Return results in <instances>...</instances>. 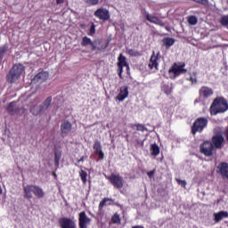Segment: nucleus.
Instances as JSON below:
<instances>
[{
    "label": "nucleus",
    "instance_id": "1",
    "mask_svg": "<svg viewBox=\"0 0 228 228\" xmlns=\"http://www.w3.org/2000/svg\"><path fill=\"white\" fill-rule=\"evenodd\" d=\"M228 110L227 100L224 98H216L210 106V114L218 115V113H225Z\"/></svg>",
    "mask_w": 228,
    "mask_h": 228
},
{
    "label": "nucleus",
    "instance_id": "2",
    "mask_svg": "<svg viewBox=\"0 0 228 228\" xmlns=\"http://www.w3.org/2000/svg\"><path fill=\"white\" fill-rule=\"evenodd\" d=\"M22 72H24V65L22 64H14L12 69L10 70L7 75V79L9 83H17V80L20 76H22Z\"/></svg>",
    "mask_w": 228,
    "mask_h": 228
},
{
    "label": "nucleus",
    "instance_id": "3",
    "mask_svg": "<svg viewBox=\"0 0 228 228\" xmlns=\"http://www.w3.org/2000/svg\"><path fill=\"white\" fill-rule=\"evenodd\" d=\"M81 45L82 47H86L88 45H91L92 51H102L108 47V44L103 42H100L99 46H97V45L94 43L92 39L88 37H84L82 38Z\"/></svg>",
    "mask_w": 228,
    "mask_h": 228
},
{
    "label": "nucleus",
    "instance_id": "4",
    "mask_svg": "<svg viewBox=\"0 0 228 228\" xmlns=\"http://www.w3.org/2000/svg\"><path fill=\"white\" fill-rule=\"evenodd\" d=\"M184 67H186L185 63H175L168 70L169 77L175 79V77L181 76V74H186L187 69H184Z\"/></svg>",
    "mask_w": 228,
    "mask_h": 228
},
{
    "label": "nucleus",
    "instance_id": "5",
    "mask_svg": "<svg viewBox=\"0 0 228 228\" xmlns=\"http://www.w3.org/2000/svg\"><path fill=\"white\" fill-rule=\"evenodd\" d=\"M159 60H161V53L158 52L155 53L153 52L148 63L150 70H152V72L158 70V68L159 67Z\"/></svg>",
    "mask_w": 228,
    "mask_h": 228
},
{
    "label": "nucleus",
    "instance_id": "6",
    "mask_svg": "<svg viewBox=\"0 0 228 228\" xmlns=\"http://www.w3.org/2000/svg\"><path fill=\"white\" fill-rule=\"evenodd\" d=\"M208 126V118H199L192 126L191 131L192 134L202 133L204 131V127Z\"/></svg>",
    "mask_w": 228,
    "mask_h": 228
},
{
    "label": "nucleus",
    "instance_id": "7",
    "mask_svg": "<svg viewBox=\"0 0 228 228\" xmlns=\"http://www.w3.org/2000/svg\"><path fill=\"white\" fill-rule=\"evenodd\" d=\"M124 67L126 69V72H129V64H127V61L126 59V56H124L122 53L118 58V76L120 79H124L122 77V72H124Z\"/></svg>",
    "mask_w": 228,
    "mask_h": 228
},
{
    "label": "nucleus",
    "instance_id": "8",
    "mask_svg": "<svg viewBox=\"0 0 228 228\" xmlns=\"http://www.w3.org/2000/svg\"><path fill=\"white\" fill-rule=\"evenodd\" d=\"M106 178L114 185V188H120L124 187V178L120 176V175L112 174L110 176H106Z\"/></svg>",
    "mask_w": 228,
    "mask_h": 228
},
{
    "label": "nucleus",
    "instance_id": "9",
    "mask_svg": "<svg viewBox=\"0 0 228 228\" xmlns=\"http://www.w3.org/2000/svg\"><path fill=\"white\" fill-rule=\"evenodd\" d=\"M6 110L9 115H22L25 111L24 108H19V103L16 102L9 103Z\"/></svg>",
    "mask_w": 228,
    "mask_h": 228
},
{
    "label": "nucleus",
    "instance_id": "10",
    "mask_svg": "<svg viewBox=\"0 0 228 228\" xmlns=\"http://www.w3.org/2000/svg\"><path fill=\"white\" fill-rule=\"evenodd\" d=\"M127 97H129V86H122L118 89V94L116 96V101H118L119 102H124V101H126Z\"/></svg>",
    "mask_w": 228,
    "mask_h": 228
},
{
    "label": "nucleus",
    "instance_id": "11",
    "mask_svg": "<svg viewBox=\"0 0 228 228\" xmlns=\"http://www.w3.org/2000/svg\"><path fill=\"white\" fill-rule=\"evenodd\" d=\"M47 79H49V72L43 71L34 77L32 83L33 85H41V83H45Z\"/></svg>",
    "mask_w": 228,
    "mask_h": 228
},
{
    "label": "nucleus",
    "instance_id": "12",
    "mask_svg": "<svg viewBox=\"0 0 228 228\" xmlns=\"http://www.w3.org/2000/svg\"><path fill=\"white\" fill-rule=\"evenodd\" d=\"M215 147L213 146V143L211 142H205L200 146V152L201 154H204L205 156H213V151Z\"/></svg>",
    "mask_w": 228,
    "mask_h": 228
},
{
    "label": "nucleus",
    "instance_id": "13",
    "mask_svg": "<svg viewBox=\"0 0 228 228\" xmlns=\"http://www.w3.org/2000/svg\"><path fill=\"white\" fill-rule=\"evenodd\" d=\"M94 16L100 20H110V11L106 8H99L94 12Z\"/></svg>",
    "mask_w": 228,
    "mask_h": 228
},
{
    "label": "nucleus",
    "instance_id": "14",
    "mask_svg": "<svg viewBox=\"0 0 228 228\" xmlns=\"http://www.w3.org/2000/svg\"><path fill=\"white\" fill-rule=\"evenodd\" d=\"M78 222L80 228H87L88 225H90V222H92V219H90V217L86 216V213L83 211L79 213Z\"/></svg>",
    "mask_w": 228,
    "mask_h": 228
},
{
    "label": "nucleus",
    "instance_id": "15",
    "mask_svg": "<svg viewBox=\"0 0 228 228\" xmlns=\"http://www.w3.org/2000/svg\"><path fill=\"white\" fill-rule=\"evenodd\" d=\"M59 224L61 228H76V223L69 217L61 218Z\"/></svg>",
    "mask_w": 228,
    "mask_h": 228
},
{
    "label": "nucleus",
    "instance_id": "16",
    "mask_svg": "<svg viewBox=\"0 0 228 228\" xmlns=\"http://www.w3.org/2000/svg\"><path fill=\"white\" fill-rule=\"evenodd\" d=\"M35 191V185L28 184L23 186V197L24 199H33V193Z\"/></svg>",
    "mask_w": 228,
    "mask_h": 228
},
{
    "label": "nucleus",
    "instance_id": "17",
    "mask_svg": "<svg viewBox=\"0 0 228 228\" xmlns=\"http://www.w3.org/2000/svg\"><path fill=\"white\" fill-rule=\"evenodd\" d=\"M94 150L95 154L99 156V159H104V152L102 151V146L100 141H95L94 144Z\"/></svg>",
    "mask_w": 228,
    "mask_h": 228
},
{
    "label": "nucleus",
    "instance_id": "18",
    "mask_svg": "<svg viewBox=\"0 0 228 228\" xmlns=\"http://www.w3.org/2000/svg\"><path fill=\"white\" fill-rule=\"evenodd\" d=\"M224 136L217 134L214 135L212 138V143L215 145L216 149H222V145H224Z\"/></svg>",
    "mask_w": 228,
    "mask_h": 228
},
{
    "label": "nucleus",
    "instance_id": "19",
    "mask_svg": "<svg viewBox=\"0 0 228 228\" xmlns=\"http://www.w3.org/2000/svg\"><path fill=\"white\" fill-rule=\"evenodd\" d=\"M200 95L204 99H208V97H211V95H213V89L208 86H202L200 89Z\"/></svg>",
    "mask_w": 228,
    "mask_h": 228
},
{
    "label": "nucleus",
    "instance_id": "20",
    "mask_svg": "<svg viewBox=\"0 0 228 228\" xmlns=\"http://www.w3.org/2000/svg\"><path fill=\"white\" fill-rule=\"evenodd\" d=\"M61 130L62 134H69V133L72 131V124H70V122L69 121L62 122L61 126Z\"/></svg>",
    "mask_w": 228,
    "mask_h": 228
},
{
    "label": "nucleus",
    "instance_id": "21",
    "mask_svg": "<svg viewBox=\"0 0 228 228\" xmlns=\"http://www.w3.org/2000/svg\"><path fill=\"white\" fill-rule=\"evenodd\" d=\"M224 218H228V212L227 211H220L217 213H214V220L218 224V222H222Z\"/></svg>",
    "mask_w": 228,
    "mask_h": 228
},
{
    "label": "nucleus",
    "instance_id": "22",
    "mask_svg": "<svg viewBox=\"0 0 228 228\" xmlns=\"http://www.w3.org/2000/svg\"><path fill=\"white\" fill-rule=\"evenodd\" d=\"M34 195L37 199H44L45 197V192H44V189L38 185H34Z\"/></svg>",
    "mask_w": 228,
    "mask_h": 228
},
{
    "label": "nucleus",
    "instance_id": "23",
    "mask_svg": "<svg viewBox=\"0 0 228 228\" xmlns=\"http://www.w3.org/2000/svg\"><path fill=\"white\" fill-rule=\"evenodd\" d=\"M173 88L174 87L172 86V83L170 82L163 83L161 86V90L164 92V94H166V95H170V94H172Z\"/></svg>",
    "mask_w": 228,
    "mask_h": 228
},
{
    "label": "nucleus",
    "instance_id": "24",
    "mask_svg": "<svg viewBox=\"0 0 228 228\" xmlns=\"http://www.w3.org/2000/svg\"><path fill=\"white\" fill-rule=\"evenodd\" d=\"M30 111L35 116L44 115L45 113L44 109H42L41 105L40 106L35 105L33 108H31Z\"/></svg>",
    "mask_w": 228,
    "mask_h": 228
},
{
    "label": "nucleus",
    "instance_id": "25",
    "mask_svg": "<svg viewBox=\"0 0 228 228\" xmlns=\"http://www.w3.org/2000/svg\"><path fill=\"white\" fill-rule=\"evenodd\" d=\"M150 152L151 156L156 158V156L159 155V146L156 143L151 144Z\"/></svg>",
    "mask_w": 228,
    "mask_h": 228
},
{
    "label": "nucleus",
    "instance_id": "26",
    "mask_svg": "<svg viewBox=\"0 0 228 228\" xmlns=\"http://www.w3.org/2000/svg\"><path fill=\"white\" fill-rule=\"evenodd\" d=\"M51 102H53V97H48L46 99V101H45L42 104H41V108L43 109V111H47V110L49 109V107L51 106Z\"/></svg>",
    "mask_w": 228,
    "mask_h": 228
},
{
    "label": "nucleus",
    "instance_id": "27",
    "mask_svg": "<svg viewBox=\"0 0 228 228\" xmlns=\"http://www.w3.org/2000/svg\"><path fill=\"white\" fill-rule=\"evenodd\" d=\"M163 44L166 47H172L174 44H175V39L172 37H166L163 39Z\"/></svg>",
    "mask_w": 228,
    "mask_h": 228
},
{
    "label": "nucleus",
    "instance_id": "28",
    "mask_svg": "<svg viewBox=\"0 0 228 228\" xmlns=\"http://www.w3.org/2000/svg\"><path fill=\"white\" fill-rule=\"evenodd\" d=\"M145 18L149 20V22H151V24H156L159 19L157 16H154L149 12H145Z\"/></svg>",
    "mask_w": 228,
    "mask_h": 228
},
{
    "label": "nucleus",
    "instance_id": "29",
    "mask_svg": "<svg viewBox=\"0 0 228 228\" xmlns=\"http://www.w3.org/2000/svg\"><path fill=\"white\" fill-rule=\"evenodd\" d=\"M79 175H80V178H81V181L84 184H86L87 183V177H88V173H86V171L81 169L79 171Z\"/></svg>",
    "mask_w": 228,
    "mask_h": 228
},
{
    "label": "nucleus",
    "instance_id": "30",
    "mask_svg": "<svg viewBox=\"0 0 228 228\" xmlns=\"http://www.w3.org/2000/svg\"><path fill=\"white\" fill-rule=\"evenodd\" d=\"M8 51V45H4L2 47H0V61L3 60V56H4V53Z\"/></svg>",
    "mask_w": 228,
    "mask_h": 228
},
{
    "label": "nucleus",
    "instance_id": "31",
    "mask_svg": "<svg viewBox=\"0 0 228 228\" xmlns=\"http://www.w3.org/2000/svg\"><path fill=\"white\" fill-rule=\"evenodd\" d=\"M188 22L189 24H191V26H195V24H197L198 22V20L195 16H190L188 18Z\"/></svg>",
    "mask_w": 228,
    "mask_h": 228
},
{
    "label": "nucleus",
    "instance_id": "32",
    "mask_svg": "<svg viewBox=\"0 0 228 228\" xmlns=\"http://www.w3.org/2000/svg\"><path fill=\"white\" fill-rule=\"evenodd\" d=\"M109 200H111V199L110 198H105L103 199L100 204H99V209H102L104 208V206H106V203L109 201Z\"/></svg>",
    "mask_w": 228,
    "mask_h": 228
},
{
    "label": "nucleus",
    "instance_id": "33",
    "mask_svg": "<svg viewBox=\"0 0 228 228\" xmlns=\"http://www.w3.org/2000/svg\"><path fill=\"white\" fill-rule=\"evenodd\" d=\"M60 159H61V154L55 152V167H60Z\"/></svg>",
    "mask_w": 228,
    "mask_h": 228
},
{
    "label": "nucleus",
    "instance_id": "34",
    "mask_svg": "<svg viewBox=\"0 0 228 228\" xmlns=\"http://www.w3.org/2000/svg\"><path fill=\"white\" fill-rule=\"evenodd\" d=\"M127 53L130 56H140V53L136 50L129 49L127 50Z\"/></svg>",
    "mask_w": 228,
    "mask_h": 228
},
{
    "label": "nucleus",
    "instance_id": "35",
    "mask_svg": "<svg viewBox=\"0 0 228 228\" xmlns=\"http://www.w3.org/2000/svg\"><path fill=\"white\" fill-rule=\"evenodd\" d=\"M85 2L91 6H95L99 3V0H85Z\"/></svg>",
    "mask_w": 228,
    "mask_h": 228
},
{
    "label": "nucleus",
    "instance_id": "36",
    "mask_svg": "<svg viewBox=\"0 0 228 228\" xmlns=\"http://www.w3.org/2000/svg\"><path fill=\"white\" fill-rule=\"evenodd\" d=\"M88 35H89V37H94V35H95V25H94V24L91 25Z\"/></svg>",
    "mask_w": 228,
    "mask_h": 228
},
{
    "label": "nucleus",
    "instance_id": "37",
    "mask_svg": "<svg viewBox=\"0 0 228 228\" xmlns=\"http://www.w3.org/2000/svg\"><path fill=\"white\" fill-rule=\"evenodd\" d=\"M112 222L113 224H120V216L118 215H114L112 216Z\"/></svg>",
    "mask_w": 228,
    "mask_h": 228
},
{
    "label": "nucleus",
    "instance_id": "38",
    "mask_svg": "<svg viewBox=\"0 0 228 228\" xmlns=\"http://www.w3.org/2000/svg\"><path fill=\"white\" fill-rule=\"evenodd\" d=\"M136 126V129H137V131H142V132H143V131H145L147 128H145V126H143V125H142V124H137V125H135Z\"/></svg>",
    "mask_w": 228,
    "mask_h": 228
},
{
    "label": "nucleus",
    "instance_id": "39",
    "mask_svg": "<svg viewBox=\"0 0 228 228\" xmlns=\"http://www.w3.org/2000/svg\"><path fill=\"white\" fill-rule=\"evenodd\" d=\"M155 24H157L158 26H161L162 28L165 27V21L159 20V18H158L157 22H155Z\"/></svg>",
    "mask_w": 228,
    "mask_h": 228
},
{
    "label": "nucleus",
    "instance_id": "40",
    "mask_svg": "<svg viewBox=\"0 0 228 228\" xmlns=\"http://www.w3.org/2000/svg\"><path fill=\"white\" fill-rule=\"evenodd\" d=\"M178 184H181L182 186H183V188H186V181L184 180H180V179H176Z\"/></svg>",
    "mask_w": 228,
    "mask_h": 228
},
{
    "label": "nucleus",
    "instance_id": "41",
    "mask_svg": "<svg viewBox=\"0 0 228 228\" xmlns=\"http://www.w3.org/2000/svg\"><path fill=\"white\" fill-rule=\"evenodd\" d=\"M189 81H191V83H192V85H194L195 83H197V78L196 77H191L189 78Z\"/></svg>",
    "mask_w": 228,
    "mask_h": 228
},
{
    "label": "nucleus",
    "instance_id": "42",
    "mask_svg": "<svg viewBox=\"0 0 228 228\" xmlns=\"http://www.w3.org/2000/svg\"><path fill=\"white\" fill-rule=\"evenodd\" d=\"M195 3H200L201 4H206L208 3V0H193Z\"/></svg>",
    "mask_w": 228,
    "mask_h": 228
},
{
    "label": "nucleus",
    "instance_id": "43",
    "mask_svg": "<svg viewBox=\"0 0 228 228\" xmlns=\"http://www.w3.org/2000/svg\"><path fill=\"white\" fill-rule=\"evenodd\" d=\"M147 175L150 178H152V176L154 175V170L148 172Z\"/></svg>",
    "mask_w": 228,
    "mask_h": 228
},
{
    "label": "nucleus",
    "instance_id": "44",
    "mask_svg": "<svg viewBox=\"0 0 228 228\" xmlns=\"http://www.w3.org/2000/svg\"><path fill=\"white\" fill-rule=\"evenodd\" d=\"M56 3L58 4H63V3H65V0H56Z\"/></svg>",
    "mask_w": 228,
    "mask_h": 228
},
{
    "label": "nucleus",
    "instance_id": "45",
    "mask_svg": "<svg viewBox=\"0 0 228 228\" xmlns=\"http://www.w3.org/2000/svg\"><path fill=\"white\" fill-rule=\"evenodd\" d=\"M85 161V157H81L78 160H77V163H81Z\"/></svg>",
    "mask_w": 228,
    "mask_h": 228
},
{
    "label": "nucleus",
    "instance_id": "46",
    "mask_svg": "<svg viewBox=\"0 0 228 228\" xmlns=\"http://www.w3.org/2000/svg\"><path fill=\"white\" fill-rule=\"evenodd\" d=\"M1 193H3V188H1V185H0V195Z\"/></svg>",
    "mask_w": 228,
    "mask_h": 228
},
{
    "label": "nucleus",
    "instance_id": "47",
    "mask_svg": "<svg viewBox=\"0 0 228 228\" xmlns=\"http://www.w3.org/2000/svg\"><path fill=\"white\" fill-rule=\"evenodd\" d=\"M192 75L197 76V72H196V71H194V72L192 73Z\"/></svg>",
    "mask_w": 228,
    "mask_h": 228
},
{
    "label": "nucleus",
    "instance_id": "48",
    "mask_svg": "<svg viewBox=\"0 0 228 228\" xmlns=\"http://www.w3.org/2000/svg\"><path fill=\"white\" fill-rule=\"evenodd\" d=\"M226 134H227V138H228V129L226 130Z\"/></svg>",
    "mask_w": 228,
    "mask_h": 228
}]
</instances>
